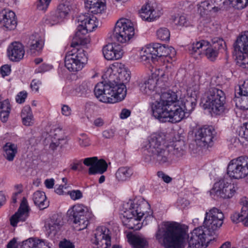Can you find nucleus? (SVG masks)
I'll return each mask as SVG.
<instances>
[{"label": "nucleus", "instance_id": "obj_1", "mask_svg": "<svg viewBox=\"0 0 248 248\" xmlns=\"http://www.w3.org/2000/svg\"><path fill=\"white\" fill-rule=\"evenodd\" d=\"M187 229L184 225L166 223L164 227L158 228L156 238L159 241L162 240L166 248H184L186 238L189 248H205L211 241L216 239L202 226L194 229L190 235L187 234Z\"/></svg>", "mask_w": 248, "mask_h": 248}, {"label": "nucleus", "instance_id": "obj_2", "mask_svg": "<svg viewBox=\"0 0 248 248\" xmlns=\"http://www.w3.org/2000/svg\"><path fill=\"white\" fill-rule=\"evenodd\" d=\"M105 76L108 83H98L94 89V94L100 101L114 103L123 100L126 94L125 83L130 79V72L124 67H120L114 70H107Z\"/></svg>", "mask_w": 248, "mask_h": 248}, {"label": "nucleus", "instance_id": "obj_3", "mask_svg": "<svg viewBox=\"0 0 248 248\" xmlns=\"http://www.w3.org/2000/svg\"><path fill=\"white\" fill-rule=\"evenodd\" d=\"M179 102L176 93L171 91L162 93L159 100L155 101L151 105L153 116L163 123L179 122L184 114L179 106Z\"/></svg>", "mask_w": 248, "mask_h": 248}, {"label": "nucleus", "instance_id": "obj_4", "mask_svg": "<svg viewBox=\"0 0 248 248\" xmlns=\"http://www.w3.org/2000/svg\"><path fill=\"white\" fill-rule=\"evenodd\" d=\"M163 135L154 134L149 138L145 147L150 156V160L159 165H169L173 162V157L170 155L169 146L165 145Z\"/></svg>", "mask_w": 248, "mask_h": 248}, {"label": "nucleus", "instance_id": "obj_5", "mask_svg": "<svg viewBox=\"0 0 248 248\" xmlns=\"http://www.w3.org/2000/svg\"><path fill=\"white\" fill-rule=\"evenodd\" d=\"M202 101L205 108L211 109L216 115L222 114L225 109L226 95L221 89L210 87L205 92Z\"/></svg>", "mask_w": 248, "mask_h": 248}, {"label": "nucleus", "instance_id": "obj_6", "mask_svg": "<svg viewBox=\"0 0 248 248\" xmlns=\"http://www.w3.org/2000/svg\"><path fill=\"white\" fill-rule=\"evenodd\" d=\"M135 34L133 23L128 19L122 18L116 23L111 37L114 41L125 43Z\"/></svg>", "mask_w": 248, "mask_h": 248}, {"label": "nucleus", "instance_id": "obj_7", "mask_svg": "<svg viewBox=\"0 0 248 248\" xmlns=\"http://www.w3.org/2000/svg\"><path fill=\"white\" fill-rule=\"evenodd\" d=\"M67 214L69 220L75 224V227L78 231L86 228L92 217V214L87 208L82 204L73 206L71 209L68 210Z\"/></svg>", "mask_w": 248, "mask_h": 248}, {"label": "nucleus", "instance_id": "obj_8", "mask_svg": "<svg viewBox=\"0 0 248 248\" xmlns=\"http://www.w3.org/2000/svg\"><path fill=\"white\" fill-rule=\"evenodd\" d=\"M234 49L238 52L236 64L238 66L248 68V31L239 35L233 45Z\"/></svg>", "mask_w": 248, "mask_h": 248}, {"label": "nucleus", "instance_id": "obj_9", "mask_svg": "<svg viewBox=\"0 0 248 248\" xmlns=\"http://www.w3.org/2000/svg\"><path fill=\"white\" fill-rule=\"evenodd\" d=\"M224 215L217 208L214 207L206 212L202 226L208 230L210 235L217 237V231L223 224Z\"/></svg>", "mask_w": 248, "mask_h": 248}, {"label": "nucleus", "instance_id": "obj_10", "mask_svg": "<svg viewBox=\"0 0 248 248\" xmlns=\"http://www.w3.org/2000/svg\"><path fill=\"white\" fill-rule=\"evenodd\" d=\"M79 23L77 31L74 40L79 39L81 42L84 39V35L88 32L93 31L98 26L97 18L94 16H90L89 14H82L77 18Z\"/></svg>", "mask_w": 248, "mask_h": 248}, {"label": "nucleus", "instance_id": "obj_11", "mask_svg": "<svg viewBox=\"0 0 248 248\" xmlns=\"http://www.w3.org/2000/svg\"><path fill=\"white\" fill-rule=\"evenodd\" d=\"M235 193V189L231 180L223 178L216 182L210 190V195L213 198H220L223 199H230Z\"/></svg>", "mask_w": 248, "mask_h": 248}, {"label": "nucleus", "instance_id": "obj_12", "mask_svg": "<svg viewBox=\"0 0 248 248\" xmlns=\"http://www.w3.org/2000/svg\"><path fill=\"white\" fill-rule=\"evenodd\" d=\"M230 177L234 179H241L248 175V157L240 156L232 160L227 168Z\"/></svg>", "mask_w": 248, "mask_h": 248}, {"label": "nucleus", "instance_id": "obj_13", "mask_svg": "<svg viewBox=\"0 0 248 248\" xmlns=\"http://www.w3.org/2000/svg\"><path fill=\"white\" fill-rule=\"evenodd\" d=\"M142 204L141 202L136 199L129 200L123 204L124 217L127 218H134L140 220L144 215L141 210Z\"/></svg>", "mask_w": 248, "mask_h": 248}, {"label": "nucleus", "instance_id": "obj_14", "mask_svg": "<svg viewBox=\"0 0 248 248\" xmlns=\"http://www.w3.org/2000/svg\"><path fill=\"white\" fill-rule=\"evenodd\" d=\"M189 50L192 54L195 53L200 54L202 51H204V54L207 58L212 61H214L218 54V52L209 45L208 42L204 40L193 43L189 47Z\"/></svg>", "mask_w": 248, "mask_h": 248}, {"label": "nucleus", "instance_id": "obj_15", "mask_svg": "<svg viewBox=\"0 0 248 248\" xmlns=\"http://www.w3.org/2000/svg\"><path fill=\"white\" fill-rule=\"evenodd\" d=\"M212 10L217 12L226 8L229 5L240 10L248 5V0H209Z\"/></svg>", "mask_w": 248, "mask_h": 248}, {"label": "nucleus", "instance_id": "obj_16", "mask_svg": "<svg viewBox=\"0 0 248 248\" xmlns=\"http://www.w3.org/2000/svg\"><path fill=\"white\" fill-rule=\"evenodd\" d=\"M216 132L212 126L202 127L196 134V141L198 144L202 147H208L213 141Z\"/></svg>", "mask_w": 248, "mask_h": 248}, {"label": "nucleus", "instance_id": "obj_17", "mask_svg": "<svg viewBox=\"0 0 248 248\" xmlns=\"http://www.w3.org/2000/svg\"><path fill=\"white\" fill-rule=\"evenodd\" d=\"M108 230L105 227H99L96 228L93 243L97 246V248H108L111 245L110 237L108 234Z\"/></svg>", "mask_w": 248, "mask_h": 248}, {"label": "nucleus", "instance_id": "obj_18", "mask_svg": "<svg viewBox=\"0 0 248 248\" xmlns=\"http://www.w3.org/2000/svg\"><path fill=\"white\" fill-rule=\"evenodd\" d=\"M83 163L89 169V174H102L108 168V164L104 159H98L97 157H88L84 159Z\"/></svg>", "mask_w": 248, "mask_h": 248}, {"label": "nucleus", "instance_id": "obj_19", "mask_svg": "<svg viewBox=\"0 0 248 248\" xmlns=\"http://www.w3.org/2000/svg\"><path fill=\"white\" fill-rule=\"evenodd\" d=\"M28 212L29 206L27 200L24 197L18 211L11 217L10 224L15 227L17 226L18 222L25 221L28 217Z\"/></svg>", "mask_w": 248, "mask_h": 248}, {"label": "nucleus", "instance_id": "obj_20", "mask_svg": "<svg viewBox=\"0 0 248 248\" xmlns=\"http://www.w3.org/2000/svg\"><path fill=\"white\" fill-rule=\"evenodd\" d=\"M25 55V50L23 45L19 42L11 43L7 48V55L13 62H19Z\"/></svg>", "mask_w": 248, "mask_h": 248}, {"label": "nucleus", "instance_id": "obj_21", "mask_svg": "<svg viewBox=\"0 0 248 248\" xmlns=\"http://www.w3.org/2000/svg\"><path fill=\"white\" fill-rule=\"evenodd\" d=\"M240 204L242 206L240 213H234L231 216V219L234 223L242 222L245 226L248 227V199H241Z\"/></svg>", "mask_w": 248, "mask_h": 248}, {"label": "nucleus", "instance_id": "obj_22", "mask_svg": "<svg viewBox=\"0 0 248 248\" xmlns=\"http://www.w3.org/2000/svg\"><path fill=\"white\" fill-rule=\"evenodd\" d=\"M44 42L38 34L31 35L26 42L27 52L31 54H38L42 49Z\"/></svg>", "mask_w": 248, "mask_h": 248}, {"label": "nucleus", "instance_id": "obj_23", "mask_svg": "<svg viewBox=\"0 0 248 248\" xmlns=\"http://www.w3.org/2000/svg\"><path fill=\"white\" fill-rule=\"evenodd\" d=\"M15 16V14L13 11H2L0 14V25L7 30L15 29L17 25Z\"/></svg>", "mask_w": 248, "mask_h": 248}, {"label": "nucleus", "instance_id": "obj_24", "mask_svg": "<svg viewBox=\"0 0 248 248\" xmlns=\"http://www.w3.org/2000/svg\"><path fill=\"white\" fill-rule=\"evenodd\" d=\"M62 223L61 217L57 214H54L46 220L45 227L49 234L55 235L60 231Z\"/></svg>", "mask_w": 248, "mask_h": 248}, {"label": "nucleus", "instance_id": "obj_25", "mask_svg": "<svg viewBox=\"0 0 248 248\" xmlns=\"http://www.w3.org/2000/svg\"><path fill=\"white\" fill-rule=\"evenodd\" d=\"M103 53L106 60L111 61L120 59L123 53L116 44H108L104 46Z\"/></svg>", "mask_w": 248, "mask_h": 248}, {"label": "nucleus", "instance_id": "obj_26", "mask_svg": "<svg viewBox=\"0 0 248 248\" xmlns=\"http://www.w3.org/2000/svg\"><path fill=\"white\" fill-rule=\"evenodd\" d=\"M154 49V55L155 59L157 58L169 57L172 58L176 55L174 48L171 46H166L160 44L156 43L153 45Z\"/></svg>", "mask_w": 248, "mask_h": 248}, {"label": "nucleus", "instance_id": "obj_27", "mask_svg": "<svg viewBox=\"0 0 248 248\" xmlns=\"http://www.w3.org/2000/svg\"><path fill=\"white\" fill-rule=\"evenodd\" d=\"M71 43V46L73 47V49L68 51V53H70L71 56L76 58L78 60H79L80 62L83 65L84 63L87 61V56L86 51L81 48H78L76 47L79 46V44H82L83 40L80 42V40L78 38L77 40H74Z\"/></svg>", "mask_w": 248, "mask_h": 248}, {"label": "nucleus", "instance_id": "obj_28", "mask_svg": "<svg viewBox=\"0 0 248 248\" xmlns=\"http://www.w3.org/2000/svg\"><path fill=\"white\" fill-rule=\"evenodd\" d=\"M170 155L173 157V162L185 155L186 146L184 141L178 140L172 145L169 146Z\"/></svg>", "mask_w": 248, "mask_h": 248}, {"label": "nucleus", "instance_id": "obj_29", "mask_svg": "<svg viewBox=\"0 0 248 248\" xmlns=\"http://www.w3.org/2000/svg\"><path fill=\"white\" fill-rule=\"evenodd\" d=\"M242 85L239 86L237 92L235 93L233 101L237 108L242 109L248 110V93L241 92Z\"/></svg>", "mask_w": 248, "mask_h": 248}, {"label": "nucleus", "instance_id": "obj_30", "mask_svg": "<svg viewBox=\"0 0 248 248\" xmlns=\"http://www.w3.org/2000/svg\"><path fill=\"white\" fill-rule=\"evenodd\" d=\"M140 14L143 20L150 22L154 21L160 16V13H156L148 3L142 7Z\"/></svg>", "mask_w": 248, "mask_h": 248}, {"label": "nucleus", "instance_id": "obj_31", "mask_svg": "<svg viewBox=\"0 0 248 248\" xmlns=\"http://www.w3.org/2000/svg\"><path fill=\"white\" fill-rule=\"evenodd\" d=\"M70 53L67 52L65 57V66L71 72H77L82 69L83 67L79 60L71 56Z\"/></svg>", "mask_w": 248, "mask_h": 248}, {"label": "nucleus", "instance_id": "obj_32", "mask_svg": "<svg viewBox=\"0 0 248 248\" xmlns=\"http://www.w3.org/2000/svg\"><path fill=\"white\" fill-rule=\"evenodd\" d=\"M32 200L34 204L40 210H44L49 206V202L47 200L45 192L36 191L32 195Z\"/></svg>", "mask_w": 248, "mask_h": 248}, {"label": "nucleus", "instance_id": "obj_33", "mask_svg": "<svg viewBox=\"0 0 248 248\" xmlns=\"http://www.w3.org/2000/svg\"><path fill=\"white\" fill-rule=\"evenodd\" d=\"M85 6L93 14L101 13L105 8V4L101 0H86Z\"/></svg>", "mask_w": 248, "mask_h": 248}, {"label": "nucleus", "instance_id": "obj_34", "mask_svg": "<svg viewBox=\"0 0 248 248\" xmlns=\"http://www.w3.org/2000/svg\"><path fill=\"white\" fill-rule=\"evenodd\" d=\"M3 155L5 158L9 161H13L17 153V145L8 142L2 147Z\"/></svg>", "mask_w": 248, "mask_h": 248}, {"label": "nucleus", "instance_id": "obj_35", "mask_svg": "<svg viewBox=\"0 0 248 248\" xmlns=\"http://www.w3.org/2000/svg\"><path fill=\"white\" fill-rule=\"evenodd\" d=\"M196 99L191 96H187L186 99L182 101L181 105L179 106L182 108L183 112V115L180 118V122L185 117L187 113L192 112L196 105Z\"/></svg>", "mask_w": 248, "mask_h": 248}, {"label": "nucleus", "instance_id": "obj_36", "mask_svg": "<svg viewBox=\"0 0 248 248\" xmlns=\"http://www.w3.org/2000/svg\"><path fill=\"white\" fill-rule=\"evenodd\" d=\"M21 248H50V247L49 244L44 240L34 241L32 239H29L22 242Z\"/></svg>", "mask_w": 248, "mask_h": 248}, {"label": "nucleus", "instance_id": "obj_37", "mask_svg": "<svg viewBox=\"0 0 248 248\" xmlns=\"http://www.w3.org/2000/svg\"><path fill=\"white\" fill-rule=\"evenodd\" d=\"M158 79L153 77L149 78L144 81L140 86L141 92L144 94H150L154 91L157 84Z\"/></svg>", "mask_w": 248, "mask_h": 248}, {"label": "nucleus", "instance_id": "obj_38", "mask_svg": "<svg viewBox=\"0 0 248 248\" xmlns=\"http://www.w3.org/2000/svg\"><path fill=\"white\" fill-rule=\"evenodd\" d=\"M128 241L134 248H145L147 241L143 237L137 235H128Z\"/></svg>", "mask_w": 248, "mask_h": 248}, {"label": "nucleus", "instance_id": "obj_39", "mask_svg": "<svg viewBox=\"0 0 248 248\" xmlns=\"http://www.w3.org/2000/svg\"><path fill=\"white\" fill-rule=\"evenodd\" d=\"M21 117L24 125L31 126L33 124V115L30 106H27L24 107L21 113Z\"/></svg>", "mask_w": 248, "mask_h": 248}, {"label": "nucleus", "instance_id": "obj_40", "mask_svg": "<svg viewBox=\"0 0 248 248\" xmlns=\"http://www.w3.org/2000/svg\"><path fill=\"white\" fill-rule=\"evenodd\" d=\"M133 174L132 170L128 167L120 168L116 172V177L119 181H125L131 177Z\"/></svg>", "mask_w": 248, "mask_h": 248}, {"label": "nucleus", "instance_id": "obj_41", "mask_svg": "<svg viewBox=\"0 0 248 248\" xmlns=\"http://www.w3.org/2000/svg\"><path fill=\"white\" fill-rule=\"evenodd\" d=\"M154 49L153 46H150L144 47L141 50V57L142 60L147 61L151 60L154 62L155 60L154 55Z\"/></svg>", "mask_w": 248, "mask_h": 248}, {"label": "nucleus", "instance_id": "obj_42", "mask_svg": "<svg viewBox=\"0 0 248 248\" xmlns=\"http://www.w3.org/2000/svg\"><path fill=\"white\" fill-rule=\"evenodd\" d=\"M70 10L69 3L66 2L61 3L57 7L56 12L60 18H64Z\"/></svg>", "mask_w": 248, "mask_h": 248}, {"label": "nucleus", "instance_id": "obj_43", "mask_svg": "<svg viewBox=\"0 0 248 248\" xmlns=\"http://www.w3.org/2000/svg\"><path fill=\"white\" fill-rule=\"evenodd\" d=\"M198 11L202 16L207 15L212 10L209 0L202 1L198 5Z\"/></svg>", "mask_w": 248, "mask_h": 248}, {"label": "nucleus", "instance_id": "obj_44", "mask_svg": "<svg viewBox=\"0 0 248 248\" xmlns=\"http://www.w3.org/2000/svg\"><path fill=\"white\" fill-rule=\"evenodd\" d=\"M218 52L221 49L224 50L226 47V43L222 38L214 37L212 39V44L210 45Z\"/></svg>", "mask_w": 248, "mask_h": 248}, {"label": "nucleus", "instance_id": "obj_45", "mask_svg": "<svg viewBox=\"0 0 248 248\" xmlns=\"http://www.w3.org/2000/svg\"><path fill=\"white\" fill-rule=\"evenodd\" d=\"M158 39L164 41H168L170 38V31L167 28H160L156 31Z\"/></svg>", "mask_w": 248, "mask_h": 248}, {"label": "nucleus", "instance_id": "obj_46", "mask_svg": "<svg viewBox=\"0 0 248 248\" xmlns=\"http://www.w3.org/2000/svg\"><path fill=\"white\" fill-rule=\"evenodd\" d=\"M54 140L58 141H64L65 143L67 141L65 139L64 132L61 128H57L54 130V134L53 135Z\"/></svg>", "mask_w": 248, "mask_h": 248}, {"label": "nucleus", "instance_id": "obj_47", "mask_svg": "<svg viewBox=\"0 0 248 248\" xmlns=\"http://www.w3.org/2000/svg\"><path fill=\"white\" fill-rule=\"evenodd\" d=\"M173 21L176 25L180 26L186 25L187 23V19L186 16L181 15L179 16H175L173 18Z\"/></svg>", "mask_w": 248, "mask_h": 248}, {"label": "nucleus", "instance_id": "obj_48", "mask_svg": "<svg viewBox=\"0 0 248 248\" xmlns=\"http://www.w3.org/2000/svg\"><path fill=\"white\" fill-rule=\"evenodd\" d=\"M51 0H39L37 4V8L40 11H46Z\"/></svg>", "mask_w": 248, "mask_h": 248}, {"label": "nucleus", "instance_id": "obj_49", "mask_svg": "<svg viewBox=\"0 0 248 248\" xmlns=\"http://www.w3.org/2000/svg\"><path fill=\"white\" fill-rule=\"evenodd\" d=\"M68 194L70 195L71 198L73 200H77L82 197V193L79 190H73L68 192Z\"/></svg>", "mask_w": 248, "mask_h": 248}, {"label": "nucleus", "instance_id": "obj_50", "mask_svg": "<svg viewBox=\"0 0 248 248\" xmlns=\"http://www.w3.org/2000/svg\"><path fill=\"white\" fill-rule=\"evenodd\" d=\"M59 246L60 248H75V245L72 242L65 239L60 241Z\"/></svg>", "mask_w": 248, "mask_h": 248}, {"label": "nucleus", "instance_id": "obj_51", "mask_svg": "<svg viewBox=\"0 0 248 248\" xmlns=\"http://www.w3.org/2000/svg\"><path fill=\"white\" fill-rule=\"evenodd\" d=\"M77 90L78 92L80 93L81 94H84L90 91V86L87 82H84L79 86Z\"/></svg>", "mask_w": 248, "mask_h": 248}, {"label": "nucleus", "instance_id": "obj_52", "mask_svg": "<svg viewBox=\"0 0 248 248\" xmlns=\"http://www.w3.org/2000/svg\"><path fill=\"white\" fill-rule=\"evenodd\" d=\"M62 19H63L62 18H60L58 16L57 13L55 12V13L52 14L50 15L49 18V23L53 25L59 23Z\"/></svg>", "mask_w": 248, "mask_h": 248}, {"label": "nucleus", "instance_id": "obj_53", "mask_svg": "<svg viewBox=\"0 0 248 248\" xmlns=\"http://www.w3.org/2000/svg\"><path fill=\"white\" fill-rule=\"evenodd\" d=\"M83 139L79 138L78 143L81 147H85L90 145V141L89 139L86 137L84 134L81 135Z\"/></svg>", "mask_w": 248, "mask_h": 248}, {"label": "nucleus", "instance_id": "obj_54", "mask_svg": "<svg viewBox=\"0 0 248 248\" xmlns=\"http://www.w3.org/2000/svg\"><path fill=\"white\" fill-rule=\"evenodd\" d=\"M27 96V93L26 91L20 92L16 96V101L18 103L21 104L24 102Z\"/></svg>", "mask_w": 248, "mask_h": 248}, {"label": "nucleus", "instance_id": "obj_55", "mask_svg": "<svg viewBox=\"0 0 248 248\" xmlns=\"http://www.w3.org/2000/svg\"><path fill=\"white\" fill-rule=\"evenodd\" d=\"M0 70V73L3 77L9 75L11 72V67L8 64L2 66Z\"/></svg>", "mask_w": 248, "mask_h": 248}, {"label": "nucleus", "instance_id": "obj_56", "mask_svg": "<svg viewBox=\"0 0 248 248\" xmlns=\"http://www.w3.org/2000/svg\"><path fill=\"white\" fill-rule=\"evenodd\" d=\"M157 176L161 178L165 183H169L171 180L172 178L169 175L165 174L163 171H159L157 172Z\"/></svg>", "mask_w": 248, "mask_h": 248}, {"label": "nucleus", "instance_id": "obj_57", "mask_svg": "<svg viewBox=\"0 0 248 248\" xmlns=\"http://www.w3.org/2000/svg\"><path fill=\"white\" fill-rule=\"evenodd\" d=\"M9 113L10 111L8 110H0V119L2 122L5 123L7 122L8 119Z\"/></svg>", "mask_w": 248, "mask_h": 248}, {"label": "nucleus", "instance_id": "obj_58", "mask_svg": "<svg viewBox=\"0 0 248 248\" xmlns=\"http://www.w3.org/2000/svg\"><path fill=\"white\" fill-rule=\"evenodd\" d=\"M62 113L63 115L69 116L71 114V109L67 105H63L62 108Z\"/></svg>", "mask_w": 248, "mask_h": 248}, {"label": "nucleus", "instance_id": "obj_59", "mask_svg": "<svg viewBox=\"0 0 248 248\" xmlns=\"http://www.w3.org/2000/svg\"><path fill=\"white\" fill-rule=\"evenodd\" d=\"M102 135L105 138L109 139L114 136V132L112 129L106 130L103 132Z\"/></svg>", "mask_w": 248, "mask_h": 248}, {"label": "nucleus", "instance_id": "obj_60", "mask_svg": "<svg viewBox=\"0 0 248 248\" xmlns=\"http://www.w3.org/2000/svg\"><path fill=\"white\" fill-rule=\"evenodd\" d=\"M131 114V111L129 109L124 108L122 110L120 113V118L122 119H126Z\"/></svg>", "mask_w": 248, "mask_h": 248}, {"label": "nucleus", "instance_id": "obj_61", "mask_svg": "<svg viewBox=\"0 0 248 248\" xmlns=\"http://www.w3.org/2000/svg\"><path fill=\"white\" fill-rule=\"evenodd\" d=\"M61 142L62 141H58V140H54L50 144L49 148L52 150H55L58 146L62 147V145Z\"/></svg>", "mask_w": 248, "mask_h": 248}, {"label": "nucleus", "instance_id": "obj_62", "mask_svg": "<svg viewBox=\"0 0 248 248\" xmlns=\"http://www.w3.org/2000/svg\"><path fill=\"white\" fill-rule=\"evenodd\" d=\"M0 109L1 110H10V105L7 100H4L1 103Z\"/></svg>", "mask_w": 248, "mask_h": 248}, {"label": "nucleus", "instance_id": "obj_63", "mask_svg": "<svg viewBox=\"0 0 248 248\" xmlns=\"http://www.w3.org/2000/svg\"><path fill=\"white\" fill-rule=\"evenodd\" d=\"M7 248H17L16 240L15 238L12 239L7 245Z\"/></svg>", "mask_w": 248, "mask_h": 248}, {"label": "nucleus", "instance_id": "obj_64", "mask_svg": "<svg viewBox=\"0 0 248 248\" xmlns=\"http://www.w3.org/2000/svg\"><path fill=\"white\" fill-rule=\"evenodd\" d=\"M46 186L48 188H52L54 185V180L53 179H46L45 182Z\"/></svg>", "mask_w": 248, "mask_h": 248}]
</instances>
